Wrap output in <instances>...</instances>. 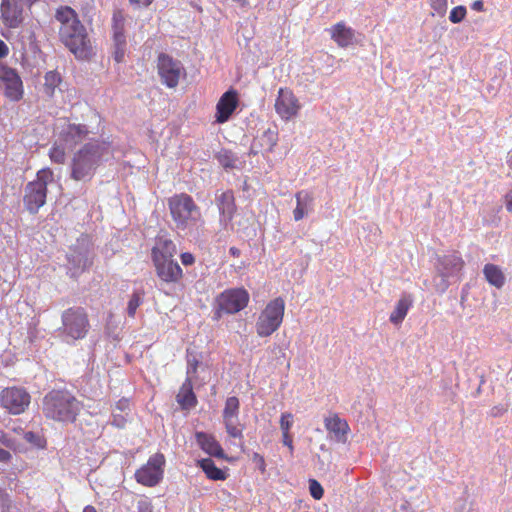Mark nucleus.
Returning a JSON list of instances; mask_svg holds the SVG:
<instances>
[{
	"label": "nucleus",
	"mask_w": 512,
	"mask_h": 512,
	"mask_svg": "<svg viewBox=\"0 0 512 512\" xmlns=\"http://www.w3.org/2000/svg\"><path fill=\"white\" fill-rule=\"evenodd\" d=\"M55 18L61 24L59 35L64 45L77 58H88L91 54L90 40L75 10L61 6L56 10Z\"/></svg>",
	"instance_id": "f257e3e1"
},
{
	"label": "nucleus",
	"mask_w": 512,
	"mask_h": 512,
	"mask_svg": "<svg viewBox=\"0 0 512 512\" xmlns=\"http://www.w3.org/2000/svg\"><path fill=\"white\" fill-rule=\"evenodd\" d=\"M168 208L178 230L194 236L202 232L205 221L192 196L187 193L175 194L168 199Z\"/></svg>",
	"instance_id": "f03ea898"
},
{
	"label": "nucleus",
	"mask_w": 512,
	"mask_h": 512,
	"mask_svg": "<svg viewBox=\"0 0 512 512\" xmlns=\"http://www.w3.org/2000/svg\"><path fill=\"white\" fill-rule=\"evenodd\" d=\"M81 409L82 403L65 389H53L42 400L43 415L55 422L73 423Z\"/></svg>",
	"instance_id": "7ed1b4c3"
},
{
	"label": "nucleus",
	"mask_w": 512,
	"mask_h": 512,
	"mask_svg": "<svg viewBox=\"0 0 512 512\" xmlns=\"http://www.w3.org/2000/svg\"><path fill=\"white\" fill-rule=\"evenodd\" d=\"M176 245L171 239H159L151 250L155 272L160 281L166 284H179L184 273L174 259Z\"/></svg>",
	"instance_id": "20e7f679"
},
{
	"label": "nucleus",
	"mask_w": 512,
	"mask_h": 512,
	"mask_svg": "<svg viewBox=\"0 0 512 512\" xmlns=\"http://www.w3.org/2000/svg\"><path fill=\"white\" fill-rule=\"evenodd\" d=\"M106 147L99 142H89L78 150L72 159L71 178L76 181L90 180L102 157Z\"/></svg>",
	"instance_id": "39448f33"
},
{
	"label": "nucleus",
	"mask_w": 512,
	"mask_h": 512,
	"mask_svg": "<svg viewBox=\"0 0 512 512\" xmlns=\"http://www.w3.org/2000/svg\"><path fill=\"white\" fill-rule=\"evenodd\" d=\"M62 326L59 328L61 336L67 342L84 339L90 330V321L87 311L83 307L74 306L62 312Z\"/></svg>",
	"instance_id": "423d86ee"
},
{
	"label": "nucleus",
	"mask_w": 512,
	"mask_h": 512,
	"mask_svg": "<svg viewBox=\"0 0 512 512\" xmlns=\"http://www.w3.org/2000/svg\"><path fill=\"white\" fill-rule=\"evenodd\" d=\"M53 180V171L50 168H43L37 172L36 179L26 185L23 203L30 213H37L46 203L47 186Z\"/></svg>",
	"instance_id": "0eeeda50"
},
{
	"label": "nucleus",
	"mask_w": 512,
	"mask_h": 512,
	"mask_svg": "<svg viewBox=\"0 0 512 512\" xmlns=\"http://www.w3.org/2000/svg\"><path fill=\"white\" fill-rule=\"evenodd\" d=\"M285 312V301L277 297L267 303L261 311L256 324V333L260 337L272 335L281 326Z\"/></svg>",
	"instance_id": "6e6552de"
},
{
	"label": "nucleus",
	"mask_w": 512,
	"mask_h": 512,
	"mask_svg": "<svg viewBox=\"0 0 512 512\" xmlns=\"http://www.w3.org/2000/svg\"><path fill=\"white\" fill-rule=\"evenodd\" d=\"M248 291L241 288H230L221 292L215 299L214 319L219 320L224 314H236L247 307Z\"/></svg>",
	"instance_id": "1a4fd4ad"
},
{
	"label": "nucleus",
	"mask_w": 512,
	"mask_h": 512,
	"mask_svg": "<svg viewBox=\"0 0 512 512\" xmlns=\"http://www.w3.org/2000/svg\"><path fill=\"white\" fill-rule=\"evenodd\" d=\"M165 463V456L160 452L150 456L146 464L136 470V481L146 487L156 486L163 479Z\"/></svg>",
	"instance_id": "9d476101"
},
{
	"label": "nucleus",
	"mask_w": 512,
	"mask_h": 512,
	"mask_svg": "<svg viewBox=\"0 0 512 512\" xmlns=\"http://www.w3.org/2000/svg\"><path fill=\"white\" fill-rule=\"evenodd\" d=\"M31 402V396L25 388L12 386L4 388L0 393L1 406L10 414L19 415L25 412Z\"/></svg>",
	"instance_id": "9b49d317"
},
{
	"label": "nucleus",
	"mask_w": 512,
	"mask_h": 512,
	"mask_svg": "<svg viewBox=\"0 0 512 512\" xmlns=\"http://www.w3.org/2000/svg\"><path fill=\"white\" fill-rule=\"evenodd\" d=\"M240 401L231 396L225 401L222 418L227 434L232 438H243L244 426L239 422Z\"/></svg>",
	"instance_id": "f8f14e48"
},
{
	"label": "nucleus",
	"mask_w": 512,
	"mask_h": 512,
	"mask_svg": "<svg viewBox=\"0 0 512 512\" xmlns=\"http://www.w3.org/2000/svg\"><path fill=\"white\" fill-rule=\"evenodd\" d=\"M157 70L162 83L169 88H175L179 83L183 67L170 55L160 53L157 59Z\"/></svg>",
	"instance_id": "ddd939ff"
},
{
	"label": "nucleus",
	"mask_w": 512,
	"mask_h": 512,
	"mask_svg": "<svg viewBox=\"0 0 512 512\" xmlns=\"http://www.w3.org/2000/svg\"><path fill=\"white\" fill-rule=\"evenodd\" d=\"M0 83L4 95L10 101H19L24 94L23 82L17 71L5 65H0Z\"/></svg>",
	"instance_id": "4468645a"
},
{
	"label": "nucleus",
	"mask_w": 512,
	"mask_h": 512,
	"mask_svg": "<svg viewBox=\"0 0 512 512\" xmlns=\"http://www.w3.org/2000/svg\"><path fill=\"white\" fill-rule=\"evenodd\" d=\"M275 110L276 113L283 120H290L297 116L301 105L294 95V93L287 88H280L278 91V96L275 100Z\"/></svg>",
	"instance_id": "2eb2a0df"
},
{
	"label": "nucleus",
	"mask_w": 512,
	"mask_h": 512,
	"mask_svg": "<svg viewBox=\"0 0 512 512\" xmlns=\"http://www.w3.org/2000/svg\"><path fill=\"white\" fill-rule=\"evenodd\" d=\"M21 0H1L0 13L3 24L8 28H18L24 21V7Z\"/></svg>",
	"instance_id": "dca6fc26"
},
{
	"label": "nucleus",
	"mask_w": 512,
	"mask_h": 512,
	"mask_svg": "<svg viewBox=\"0 0 512 512\" xmlns=\"http://www.w3.org/2000/svg\"><path fill=\"white\" fill-rule=\"evenodd\" d=\"M239 104L238 93L234 89H230L222 94L216 104L215 120L217 123H225L236 110Z\"/></svg>",
	"instance_id": "f3484780"
},
{
	"label": "nucleus",
	"mask_w": 512,
	"mask_h": 512,
	"mask_svg": "<svg viewBox=\"0 0 512 512\" xmlns=\"http://www.w3.org/2000/svg\"><path fill=\"white\" fill-rule=\"evenodd\" d=\"M89 134L86 125L68 123L59 134V140L67 147L72 148L82 142Z\"/></svg>",
	"instance_id": "a211bd4d"
},
{
	"label": "nucleus",
	"mask_w": 512,
	"mask_h": 512,
	"mask_svg": "<svg viewBox=\"0 0 512 512\" xmlns=\"http://www.w3.org/2000/svg\"><path fill=\"white\" fill-rule=\"evenodd\" d=\"M216 204L220 213L221 222L230 223L237 211L235 196L232 190H227L217 195Z\"/></svg>",
	"instance_id": "6ab92c4d"
},
{
	"label": "nucleus",
	"mask_w": 512,
	"mask_h": 512,
	"mask_svg": "<svg viewBox=\"0 0 512 512\" xmlns=\"http://www.w3.org/2000/svg\"><path fill=\"white\" fill-rule=\"evenodd\" d=\"M326 430L333 435L334 439L338 442L345 443L350 427L345 419L339 417L334 413L329 415L324 420Z\"/></svg>",
	"instance_id": "aec40b11"
},
{
	"label": "nucleus",
	"mask_w": 512,
	"mask_h": 512,
	"mask_svg": "<svg viewBox=\"0 0 512 512\" xmlns=\"http://www.w3.org/2000/svg\"><path fill=\"white\" fill-rule=\"evenodd\" d=\"M464 265L465 262L457 251L438 258V270L444 277L460 272Z\"/></svg>",
	"instance_id": "412c9836"
},
{
	"label": "nucleus",
	"mask_w": 512,
	"mask_h": 512,
	"mask_svg": "<svg viewBox=\"0 0 512 512\" xmlns=\"http://www.w3.org/2000/svg\"><path fill=\"white\" fill-rule=\"evenodd\" d=\"M195 438L198 445L205 453L219 459L225 458L221 445L213 435L205 432H196Z\"/></svg>",
	"instance_id": "4be33fe9"
},
{
	"label": "nucleus",
	"mask_w": 512,
	"mask_h": 512,
	"mask_svg": "<svg viewBox=\"0 0 512 512\" xmlns=\"http://www.w3.org/2000/svg\"><path fill=\"white\" fill-rule=\"evenodd\" d=\"M176 401L183 410H190L197 405V397L193 391L192 377H186L176 395Z\"/></svg>",
	"instance_id": "5701e85b"
},
{
	"label": "nucleus",
	"mask_w": 512,
	"mask_h": 512,
	"mask_svg": "<svg viewBox=\"0 0 512 512\" xmlns=\"http://www.w3.org/2000/svg\"><path fill=\"white\" fill-rule=\"evenodd\" d=\"M295 198L296 207L293 211V217L295 221H300L313 209L314 196L310 191L301 190L295 194Z\"/></svg>",
	"instance_id": "b1692460"
},
{
	"label": "nucleus",
	"mask_w": 512,
	"mask_h": 512,
	"mask_svg": "<svg viewBox=\"0 0 512 512\" xmlns=\"http://www.w3.org/2000/svg\"><path fill=\"white\" fill-rule=\"evenodd\" d=\"M331 38L340 47H347L353 42L354 32L346 26L344 22H339L333 25L330 29Z\"/></svg>",
	"instance_id": "393cba45"
},
{
	"label": "nucleus",
	"mask_w": 512,
	"mask_h": 512,
	"mask_svg": "<svg viewBox=\"0 0 512 512\" xmlns=\"http://www.w3.org/2000/svg\"><path fill=\"white\" fill-rule=\"evenodd\" d=\"M413 300L410 295H403L396 303L394 310L391 312L389 320L394 325H399L405 319Z\"/></svg>",
	"instance_id": "a878e982"
},
{
	"label": "nucleus",
	"mask_w": 512,
	"mask_h": 512,
	"mask_svg": "<svg viewBox=\"0 0 512 512\" xmlns=\"http://www.w3.org/2000/svg\"><path fill=\"white\" fill-rule=\"evenodd\" d=\"M483 274L486 281L490 285L498 289L504 286L506 278L502 269L499 266L491 263L486 264L483 268Z\"/></svg>",
	"instance_id": "bb28decb"
},
{
	"label": "nucleus",
	"mask_w": 512,
	"mask_h": 512,
	"mask_svg": "<svg viewBox=\"0 0 512 512\" xmlns=\"http://www.w3.org/2000/svg\"><path fill=\"white\" fill-rule=\"evenodd\" d=\"M198 466L204 471L207 478L211 480H225L227 478V473L220 468H218L212 459L205 458L201 459L197 462Z\"/></svg>",
	"instance_id": "cd10ccee"
},
{
	"label": "nucleus",
	"mask_w": 512,
	"mask_h": 512,
	"mask_svg": "<svg viewBox=\"0 0 512 512\" xmlns=\"http://www.w3.org/2000/svg\"><path fill=\"white\" fill-rule=\"evenodd\" d=\"M62 78L59 72L52 70L44 75L43 89L48 97H52L56 88L61 84Z\"/></svg>",
	"instance_id": "c85d7f7f"
},
{
	"label": "nucleus",
	"mask_w": 512,
	"mask_h": 512,
	"mask_svg": "<svg viewBox=\"0 0 512 512\" xmlns=\"http://www.w3.org/2000/svg\"><path fill=\"white\" fill-rule=\"evenodd\" d=\"M113 40V59L117 63H121L124 61L126 49H127V41L126 36H112Z\"/></svg>",
	"instance_id": "c756f323"
},
{
	"label": "nucleus",
	"mask_w": 512,
	"mask_h": 512,
	"mask_svg": "<svg viewBox=\"0 0 512 512\" xmlns=\"http://www.w3.org/2000/svg\"><path fill=\"white\" fill-rule=\"evenodd\" d=\"M125 35V16L121 10H117L112 16V36Z\"/></svg>",
	"instance_id": "7c9ffc66"
},
{
	"label": "nucleus",
	"mask_w": 512,
	"mask_h": 512,
	"mask_svg": "<svg viewBox=\"0 0 512 512\" xmlns=\"http://www.w3.org/2000/svg\"><path fill=\"white\" fill-rule=\"evenodd\" d=\"M143 291H135L131 295L128 304H127V313L129 317L134 318L137 308L142 304L143 302Z\"/></svg>",
	"instance_id": "2f4dec72"
},
{
	"label": "nucleus",
	"mask_w": 512,
	"mask_h": 512,
	"mask_svg": "<svg viewBox=\"0 0 512 512\" xmlns=\"http://www.w3.org/2000/svg\"><path fill=\"white\" fill-rule=\"evenodd\" d=\"M49 157L56 164H64L66 161L65 149L55 143L49 151Z\"/></svg>",
	"instance_id": "473e14b6"
},
{
	"label": "nucleus",
	"mask_w": 512,
	"mask_h": 512,
	"mask_svg": "<svg viewBox=\"0 0 512 512\" xmlns=\"http://www.w3.org/2000/svg\"><path fill=\"white\" fill-rule=\"evenodd\" d=\"M466 8L462 5L454 7L449 15V20L454 23H460L466 16Z\"/></svg>",
	"instance_id": "72a5a7b5"
},
{
	"label": "nucleus",
	"mask_w": 512,
	"mask_h": 512,
	"mask_svg": "<svg viewBox=\"0 0 512 512\" xmlns=\"http://www.w3.org/2000/svg\"><path fill=\"white\" fill-rule=\"evenodd\" d=\"M309 491H310L311 496L315 500H320L323 497V494H324L323 487L315 479L309 480Z\"/></svg>",
	"instance_id": "f704fd0d"
},
{
	"label": "nucleus",
	"mask_w": 512,
	"mask_h": 512,
	"mask_svg": "<svg viewBox=\"0 0 512 512\" xmlns=\"http://www.w3.org/2000/svg\"><path fill=\"white\" fill-rule=\"evenodd\" d=\"M293 425V415L291 413H282L280 417V428L283 433H290V429Z\"/></svg>",
	"instance_id": "c9c22d12"
},
{
	"label": "nucleus",
	"mask_w": 512,
	"mask_h": 512,
	"mask_svg": "<svg viewBox=\"0 0 512 512\" xmlns=\"http://www.w3.org/2000/svg\"><path fill=\"white\" fill-rule=\"evenodd\" d=\"M430 5L437 15H444L447 10V0H430Z\"/></svg>",
	"instance_id": "e433bc0d"
},
{
	"label": "nucleus",
	"mask_w": 512,
	"mask_h": 512,
	"mask_svg": "<svg viewBox=\"0 0 512 512\" xmlns=\"http://www.w3.org/2000/svg\"><path fill=\"white\" fill-rule=\"evenodd\" d=\"M199 366V360L193 356V357H187V377H194V375L197 373V369Z\"/></svg>",
	"instance_id": "4c0bfd02"
},
{
	"label": "nucleus",
	"mask_w": 512,
	"mask_h": 512,
	"mask_svg": "<svg viewBox=\"0 0 512 512\" xmlns=\"http://www.w3.org/2000/svg\"><path fill=\"white\" fill-rule=\"evenodd\" d=\"M115 410H118L120 412L125 413V415H128L130 411V401L127 398H121L119 399L115 404Z\"/></svg>",
	"instance_id": "58836bf2"
},
{
	"label": "nucleus",
	"mask_w": 512,
	"mask_h": 512,
	"mask_svg": "<svg viewBox=\"0 0 512 512\" xmlns=\"http://www.w3.org/2000/svg\"><path fill=\"white\" fill-rule=\"evenodd\" d=\"M252 461L256 464V466L258 467V469L262 473L265 472V470H266V463H265L264 457L261 454H259L257 452L253 453Z\"/></svg>",
	"instance_id": "ea45409f"
},
{
	"label": "nucleus",
	"mask_w": 512,
	"mask_h": 512,
	"mask_svg": "<svg viewBox=\"0 0 512 512\" xmlns=\"http://www.w3.org/2000/svg\"><path fill=\"white\" fill-rule=\"evenodd\" d=\"M137 512H153V506L148 499H141L137 503Z\"/></svg>",
	"instance_id": "a19ab883"
},
{
	"label": "nucleus",
	"mask_w": 512,
	"mask_h": 512,
	"mask_svg": "<svg viewBox=\"0 0 512 512\" xmlns=\"http://www.w3.org/2000/svg\"><path fill=\"white\" fill-rule=\"evenodd\" d=\"M134 9H143L149 7L154 0H128Z\"/></svg>",
	"instance_id": "79ce46f5"
},
{
	"label": "nucleus",
	"mask_w": 512,
	"mask_h": 512,
	"mask_svg": "<svg viewBox=\"0 0 512 512\" xmlns=\"http://www.w3.org/2000/svg\"><path fill=\"white\" fill-rule=\"evenodd\" d=\"M181 262L184 266H192L195 263V257L190 252H184L180 255Z\"/></svg>",
	"instance_id": "37998d69"
},
{
	"label": "nucleus",
	"mask_w": 512,
	"mask_h": 512,
	"mask_svg": "<svg viewBox=\"0 0 512 512\" xmlns=\"http://www.w3.org/2000/svg\"><path fill=\"white\" fill-rule=\"evenodd\" d=\"M126 417L121 415V414H117L115 413V411L113 412V420H112V424L118 428H123L126 424Z\"/></svg>",
	"instance_id": "c03bdc74"
},
{
	"label": "nucleus",
	"mask_w": 512,
	"mask_h": 512,
	"mask_svg": "<svg viewBox=\"0 0 512 512\" xmlns=\"http://www.w3.org/2000/svg\"><path fill=\"white\" fill-rule=\"evenodd\" d=\"M282 438H283V444L285 446H287L290 450V452L292 453L293 450H294V446H293V440H292V436L290 433H283L282 434Z\"/></svg>",
	"instance_id": "a18cd8bd"
},
{
	"label": "nucleus",
	"mask_w": 512,
	"mask_h": 512,
	"mask_svg": "<svg viewBox=\"0 0 512 512\" xmlns=\"http://www.w3.org/2000/svg\"><path fill=\"white\" fill-rule=\"evenodd\" d=\"M505 204L507 211L512 213V188L505 196Z\"/></svg>",
	"instance_id": "49530a36"
},
{
	"label": "nucleus",
	"mask_w": 512,
	"mask_h": 512,
	"mask_svg": "<svg viewBox=\"0 0 512 512\" xmlns=\"http://www.w3.org/2000/svg\"><path fill=\"white\" fill-rule=\"evenodd\" d=\"M471 8L474 10V11H477V12H482L484 11V3L482 0H475L472 5H471Z\"/></svg>",
	"instance_id": "de8ad7c7"
},
{
	"label": "nucleus",
	"mask_w": 512,
	"mask_h": 512,
	"mask_svg": "<svg viewBox=\"0 0 512 512\" xmlns=\"http://www.w3.org/2000/svg\"><path fill=\"white\" fill-rule=\"evenodd\" d=\"M11 458V454L9 451L0 448V461L1 462H7Z\"/></svg>",
	"instance_id": "09e8293b"
},
{
	"label": "nucleus",
	"mask_w": 512,
	"mask_h": 512,
	"mask_svg": "<svg viewBox=\"0 0 512 512\" xmlns=\"http://www.w3.org/2000/svg\"><path fill=\"white\" fill-rule=\"evenodd\" d=\"M8 53H9L8 46L2 40H0V58L7 56Z\"/></svg>",
	"instance_id": "8fccbe9b"
},
{
	"label": "nucleus",
	"mask_w": 512,
	"mask_h": 512,
	"mask_svg": "<svg viewBox=\"0 0 512 512\" xmlns=\"http://www.w3.org/2000/svg\"><path fill=\"white\" fill-rule=\"evenodd\" d=\"M0 443H3L7 447H11L12 446L11 440L8 439L6 437V435L2 431H0Z\"/></svg>",
	"instance_id": "3c124183"
},
{
	"label": "nucleus",
	"mask_w": 512,
	"mask_h": 512,
	"mask_svg": "<svg viewBox=\"0 0 512 512\" xmlns=\"http://www.w3.org/2000/svg\"><path fill=\"white\" fill-rule=\"evenodd\" d=\"M229 253H230V255H232L233 257H239V256H240V254H241V251H240V249H238L237 247H231V248L229 249Z\"/></svg>",
	"instance_id": "603ef678"
},
{
	"label": "nucleus",
	"mask_w": 512,
	"mask_h": 512,
	"mask_svg": "<svg viewBox=\"0 0 512 512\" xmlns=\"http://www.w3.org/2000/svg\"><path fill=\"white\" fill-rule=\"evenodd\" d=\"M82 512H97L96 508L92 505H87L84 507Z\"/></svg>",
	"instance_id": "864d4df0"
},
{
	"label": "nucleus",
	"mask_w": 512,
	"mask_h": 512,
	"mask_svg": "<svg viewBox=\"0 0 512 512\" xmlns=\"http://www.w3.org/2000/svg\"><path fill=\"white\" fill-rule=\"evenodd\" d=\"M24 4L27 5V7H31L34 3H36L38 0H21Z\"/></svg>",
	"instance_id": "5fc2aeb1"
}]
</instances>
